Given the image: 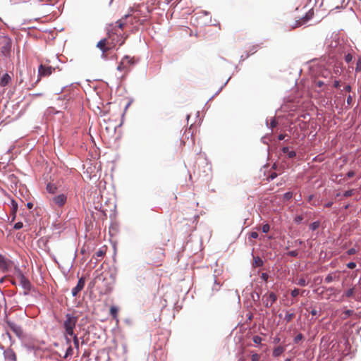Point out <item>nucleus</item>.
Wrapping results in <instances>:
<instances>
[{"label":"nucleus","mask_w":361,"mask_h":361,"mask_svg":"<svg viewBox=\"0 0 361 361\" xmlns=\"http://www.w3.org/2000/svg\"><path fill=\"white\" fill-rule=\"evenodd\" d=\"M354 294V288H349L344 294V295L347 298H350Z\"/></svg>","instance_id":"obj_29"},{"label":"nucleus","mask_w":361,"mask_h":361,"mask_svg":"<svg viewBox=\"0 0 361 361\" xmlns=\"http://www.w3.org/2000/svg\"><path fill=\"white\" fill-rule=\"evenodd\" d=\"M23 226V224L22 222H17L15 224L13 228L16 230L22 228Z\"/></svg>","instance_id":"obj_37"},{"label":"nucleus","mask_w":361,"mask_h":361,"mask_svg":"<svg viewBox=\"0 0 361 361\" xmlns=\"http://www.w3.org/2000/svg\"><path fill=\"white\" fill-rule=\"evenodd\" d=\"M313 16V13L309 11L302 18L295 23L294 27H298L307 23Z\"/></svg>","instance_id":"obj_8"},{"label":"nucleus","mask_w":361,"mask_h":361,"mask_svg":"<svg viewBox=\"0 0 361 361\" xmlns=\"http://www.w3.org/2000/svg\"><path fill=\"white\" fill-rule=\"evenodd\" d=\"M326 290L327 292H329L330 293L329 294L328 297L326 298V299H330L331 298V296L332 295H334L335 293H336V289L334 288V287H329V288H327L326 289Z\"/></svg>","instance_id":"obj_26"},{"label":"nucleus","mask_w":361,"mask_h":361,"mask_svg":"<svg viewBox=\"0 0 361 361\" xmlns=\"http://www.w3.org/2000/svg\"><path fill=\"white\" fill-rule=\"evenodd\" d=\"M11 204H12V207H13V209L14 211H16L17 208H18V204L17 202L15 201V200H12L11 201Z\"/></svg>","instance_id":"obj_48"},{"label":"nucleus","mask_w":361,"mask_h":361,"mask_svg":"<svg viewBox=\"0 0 361 361\" xmlns=\"http://www.w3.org/2000/svg\"><path fill=\"white\" fill-rule=\"evenodd\" d=\"M345 60L347 63H350L353 60V56L350 54H348L345 56Z\"/></svg>","instance_id":"obj_39"},{"label":"nucleus","mask_w":361,"mask_h":361,"mask_svg":"<svg viewBox=\"0 0 361 361\" xmlns=\"http://www.w3.org/2000/svg\"><path fill=\"white\" fill-rule=\"evenodd\" d=\"M252 341L255 343L259 344V343H261V342L262 341V338L259 336H255L252 338Z\"/></svg>","instance_id":"obj_30"},{"label":"nucleus","mask_w":361,"mask_h":361,"mask_svg":"<svg viewBox=\"0 0 361 361\" xmlns=\"http://www.w3.org/2000/svg\"><path fill=\"white\" fill-rule=\"evenodd\" d=\"M4 354V357L6 360H8L9 361H16V355L12 350H5Z\"/></svg>","instance_id":"obj_13"},{"label":"nucleus","mask_w":361,"mask_h":361,"mask_svg":"<svg viewBox=\"0 0 361 361\" xmlns=\"http://www.w3.org/2000/svg\"><path fill=\"white\" fill-rule=\"evenodd\" d=\"M311 314L313 316H319L320 315V312L317 311V310L315 309H313L312 311H311Z\"/></svg>","instance_id":"obj_49"},{"label":"nucleus","mask_w":361,"mask_h":361,"mask_svg":"<svg viewBox=\"0 0 361 361\" xmlns=\"http://www.w3.org/2000/svg\"><path fill=\"white\" fill-rule=\"evenodd\" d=\"M46 189L49 193L54 194L56 192L57 187L54 184L49 183L47 185Z\"/></svg>","instance_id":"obj_17"},{"label":"nucleus","mask_w":361,"mask_h":361,"mask_svg":"<svg viewBox=\"0 0 361 361\" xmlns=\"http://www.w3.org/2000/svg\"><path fill=\"white\" fill-rule=\"evenodd\" d=\"M118 311V310L116 306H111L110 308V314L114 318L117 317Z\"/></svg>","instance_id":"obj_22"},{"label":"nucleus","mask_w":361,"mask_h":361,"mask_svg":"<svg viewBox=\"0 0 361 361\" xmlns=\"http://www.w3.org/2000/svg\"><path fill=\"white\" fill-rule=\"evenodd\" d=\"M284 350H285L284 347L281 346V345L277 346L274 349L272 355L274 357H277L280 356L284 352Z\"/></svg>","instance_id":"obj_14"},{"label":"nucleus","mask_w":361,"mask_h":361,"mask_svg":"<svg viewBox=\"0 0 361 361\" xmlns=\"http://www.w3.org/2000/svg\"><path fill=\"white\" fill-rule=\"evenodd\" d=\"M355 175V172L353 171H350L347 173V177L348 178H352Z\"/></svg>","instance_id":"obj_52"},{"label":"nucleus","mask_w":361,"mask_h":361,"mask_svg":"<svg viewBox=\"0 0 361 361\" xmlns=\"http://www.w3.org/2000/svg\"><path fill=\"white\" fill-rule=\"evenodd\" d=\"M268 278H269V275L267 274V273H262V275H261V279L267 282V280H268Z\"/></svg>","instance_id":"obj_44"},{"label":"nucleus","mask_w":361,"mask_h":361,"mask_svg":"<svg viewBox=\"0 0 361 361\" xmlns=\"http://www.w3.org/2000/svg\"><path fill=\"white\" fill-rule=\"evenodd\" d=\"M288 255L290 257H297L298 255V252L297 250H291L288 252Z\"/></svg>","instance_id":"obj_38"},{"label":"nucleus","mask_w":361,"mask_h":361,"mask_svg":"<svg viewBox=\"0 0 361 361\" xmlns=\"http://www.w3.org/2000/svg\"><path fill=\"white\" fill-rule=\"evenodd\" d=\"M117 70L119 71H128V67H127L126 64L125 63V61H123V59H121V62L119 63L118 66H117Z\"/></svg>","instance_id":"obj_19"},{"label":"nucleus","mask_w":361,"mask_h":361,"mask_svg":"<svg viewBox=\"0 0 361 361\" xmlns=\"http://www.w3.org/2000/svg\"><path fill=\"white\" fill-rule=\"evenodd\" d=\"M297 284L300 286H306L307 285V283L305 279L301 278V279H298Z\"/></svg>","instance_id":"obj_31"},{"label":"nucleus","mask_w":361,"mask_h":361,"mask_svg":"<svg viewBox=\"0 0 361 361\" xmlns=\"http://www.w3.org/2000/svg\"><path fill=\"white\" fill-rule=\"evenodd\" d=\"M324 85V82L322 80H318L316 82V85L321 87Z\"/></svg>","instance_id":"obj_54"},{"label":"nucleus","mask_w":361,"mask_h":361,"mask_svg":"<svg viewBox=\"0 0 361 361\" xmlns=\"http://www.w3.org/2000/svg\"><path fill=\"white\" fill-rule=\"evenodd\" d=\"M67 202V195L65 194H59L54 196L52 198V202L54 205L61 207H63Z\"/></svg>","instance_id":"obj_6"},{"label":"nucleus","mask_w":361,"mask_h":361,"mask_svg":"<svg viewBox=\"0 0 361 361\" xmlns=\"http://www.w3.org/2000/svg\"><path fill=\"white\" fill-rule=\"evenodd\" d=\"M279 341H280V338L279 337L275 338L274 340V343H277Z\"/></svg>","instance_id":"obj_62"},{"label":"nucleus","mask_w":361,"mask_h":361,"mask_svg":"<svg viewBox=\"0 0 361 361\" xmlns=\"http://www.w3.org/2000/svg\"><path fill=\"white\" fill-rule=\"evenodd\" d=\"M277 176V174L276 173H272L269 176V180H274V178H276Z\"/></svg>","instance_id":"obj_55"},{"label":"nucleus","mask_w":361,"mask_h":361,"mask_svg":"<svg viewBox=\"0 0 361 361\" xmlns=\"http://www.w3.org/2000/svg\"><path fill=\"white\" fill-rule=\"evenodd\" d=\"M336 277H337V276H336V274L335 273H334H334H330V274H329L326 276V278H325L324 281H325V282H326V283H331V281H333L334 279H336Z\"/></svg>","instance_id":"obj_18"},{"label":"nucleus","mask_w":361,"mask_h":361,"mask_svg":"<svg viewBox=\"0 0 361 361\" xmlns=\"http://www.w3.org/2000/svg\"><path fill=\"white\" fill-rule=\"evenodd\" d=\"M73 338V343L75 348H79V341L77 337V335L73 333V335L71 336Z\"/></svg>","instance_id":"obj_28"},{"label":"nucleus","mask_w":361,"mask_h":361,"mask_svg":"<svg viewBox=\"0 0 361 361\" xmlns=\"http://www.w3.org/2000/svg\"><path fill=\"white\" fill-rule=\"evenodd\" d=\"M353 194V190H346V191L344 192L343 195H344L345 197H350V196H351Z\"/></svg>","instance_id":"obj_43"},{"label":"nucleus","mask_w":361,"mask_h":361,"mask_svg":"<svg viewBox=\"0 0 361 361\" xmlns=\"http://www.w3.org/2000/svg\"><path fill=\"white\" fill-rule=\"evenodd\" d=\"M122 59H123V61H125V63L126 64L127 67L128 66H131V65L134 64L133 59L130 57L129 56H127V55L124 56Z\"/></svg>","instance_id":"obj_20"},{"label":"nucleus","mask_w":361,"mask_h":361,"mask_svg":"<svg viewBox=\"0 0 361 361\" xmlns=\"http://www.w3.org/2000/svg\"><path fill=\"white\" fill-rule=\"evenodd\" d=\"M344 90L347 91V92H350L351 91V86L348 85H346L345 87H344Z\"/></svg>","instance_id":"obj_57"},{"label":"nucleus","mask_w":361,"mask_h":361,"mask_svg":"<svg viewBox=\"0 0 361 361\" xmlns=\"http://www.w3.org/2000/svg\"><path fill=\"white\" fill-rule=\"evenodd\" d=\"M299 292H300L299 289L295 288L294 290H293L291 291L290 295L292 297H296L298 295Z\"/></svg>","instance_id":"obj_41"},{"label":"nucleus","mask_w":361,"mask_h":361,"mask_svg":"<svg viewBox=\"0 0 361 361\" xmlns=\"http://www.w3.org/2000/svg\"><path fill=\"white\" fill-rule=\"evenodd\" d=\"M340 86V82L338 80H335L334 82V87L336 88L339 87Z\"/></svg>","instance_id":"obj_56"},{"label":"nucleus","mask_w":361,"mask_h":361,"mask_svg":"<svg viewBox=\"0 0 361 361\" xmlns=\"http://www.w3.org/2000/svg\"><path fill=\"white\" fill-rule=\"evenodd\" d=\"M54 68L51 66L40 65L38 69V73L40 76H47L52 73Z\"/></svg>","instance_id":"obj_10"},{"label":"nucleus","mask_w":361,"mask_h":361,"mask_svg":"<svg viewBox=\"0 0 361 361\" xmlns=\"http://www.w3.org/2000/svg\"><path fill=\"white\" fill-rule=\"evenodd\" d=\"M258 236H259L258 233L256 232V231H252L250 234V237L252 238H254V239L257 238Z\"/></svg>","instance_id":"obj_42"},{"label":"nucleus","mask_w":361,"mask_h":361,"mask_svg":"<svg viewBox=\"0 0 361 361\" xmlns=\"http://www.w3.org/2000/svg\"><path fill=\"white\" fill-rule=\"evenodd\" d=\"M270 230V226L268 224H265L262 227V231L264 233H267Z\"/></svg>","instance_id":"obj_33"},{"label":"nucleus","mask_w":361,"mask_h":361,"mask_svg":"<svg viewBox=\"0 0 361 361\" xmlns=\"http://www.w3.org/2000/svg\"><path fill=\"white\" fill-rule=\"evenodd\" d=\"M332 204H333V202H329L326 203L324 206H325L326 207H331V206H332Z\"/></svg>","instance_id":"obj_60"},{"label":"nucleus","mask_w":361,"mask_h":361,"mask_svg":"<svg viewBox=\"0 0 361 361\" xmlns=\"http://www.w3.org/2000/svg\"><path fill=\"white\" fill-rule=\"evenodd\" d=\"M263 265V261L259 257H254V266L256 267H262Z\"/></svg>","instance_id":"obj_21"},{"label":"nucleus","mask_w":361,"mask_h":361,"mask_svg":"<svg viewBox=\"0 0 361 361\" xmlns=\"http://www.w3.org/2000/svg\"><path fill=\"white\" fill-rule=\"evenodd\" d=\"M355 71H361V59H359L357 61Z\"/></svg>","instance_id":"obj_45"},{"label":"nucleus","mask_w":361,"mask_h":361,"mask_svg":"<svg viewBox=\"0 0 361 361\" xmlns=\"http://www.w3.org/2000/svg\"><path fill=\"white\" fill-rule=\"evenodd\" d=\"M260 359V355L255 353L251 355V360L252 361H259Z\"/></svg>","instance_id":"obj_32"},{"label":"nucleus","mask_w":361,"mask_h":361,"mask_svg":"<svg viewBox=\"0 0 361 361\" xmlns=\"http://www.w3.org/2000/svg\"><path fill=\"white\" fill-rule=\"evenodd\" d=\"M282 152L285 154H287V156L289 159L294 158L296 156V153L293 150H289L288 147H283L282 148Z\"/></svg>","instance_id":"obj_15"},{"label":"nucleus","mask_w":361,"mask_h":361,"mask_svg":"<svg viewBox=\"0 0 361 361\" xmlns=\"http://www.w3.org/2000/svg\"><path fill=\"white\" fill-rule=\"evenodd\" d=\"M11 81V77L8 74L5 73L2 75L0 79V86L5 87Z\"/></svg>","instance_id":"obj_12"},{"label":"nucleus","mask_w":361,"mask_h":361,"mask_svg":"<svg viewBox=\"0 0 361 361\" xmlns=\"http://www.w3.org/2000/svg\"><path fill=\"white\" fill-rule=\"evenodd\" d=\"M353 310H347L343 312V316L342 317L343 319H348L349 317H350L353 314Z\"/></svg>","instance_id":"obj_24"},{"label":"nucleus","mask_w":361,"mask_h":361,"mask_svg":"<svg viewBox=\"0 0 361 361\" xmlns=\"http://www.w3.org/2000/svg\"><path fill=\"white\" fill-rule=\"evenodd\" d=\"M84 286H85V280L83 278H80L78 280L77 285L71 290L72 295L73 297H75L78 295V293L80 290H82Z\"/></svg>","instance_id":"obj_9"},{"label":"nucleus","mask_w":361,"mask_h":361,"mask_svg":"<svg viewBox=\"0 0 361 361\" xmlns=\"http://www.w3.org/2000/svg\"><path fill=\"white\" fill-rule=\"evenodd\" d=\"M293 197V193L291 192H287L283 195V199L285 200H289Z\"/></svg>","instance_id":"obj_34"},{"label":"nucleus","mask_w":361,"mask_h":361,"mask_svg":"<svg viewBox=\"0 0 361 361\" xmlns=\"http://www.w3.org/2000/svg\"><path fill=\"white\" fill-rule=\"evenodd\" d=\"M355 252H356V250L355 248H350L347 252V253L350 255H354Z\"/></svg>","instance_id":"obj_50"},{"label":"nucleus","mask_w":361,"mask_h":361,"mask_svg":"<svg viewBox=\"0 0 361 361\" xmlns=\"http://www.w3.org/2000/svg\"><path fill=\"white\" fill-rule=\"evenodd\" d=\"M12 39L6 35L0 36V50L3 56H8L11 50Z\"/></svg>","instance_id":"obj_3"},{"label":"nucleus","mask_w":361,"mask_h":361,"mask_svg":"<svg viewBox=\"0 0 361 361\" xmlns=\"http://www.w3.org/2000/svg\"><path fill=\"white\" fill-rule=\"evenodd\" d=\"M277 126V122L275 120V118H273L270 122V128L272 130L274 128H275Z\"/></svg>","instance_id":"obj_40"},{"label":"nucleus","mask_w":361,"mask_h":361,"mask_svg":"<svg viewBox=\"0 0 361 361\" xmlns=\"http://www.w3.org/2000/svg\"><path fill=\"white\" fill-rule=\"evenodd\" d=\"M9 268V263L8 260L1 255H0V269L3 271H6Z\"/></svg>","instance_id":"obj_11"},{"label":"nucleus","mask_w":361,"mask_h":361,"mask_svg":"<svg viewBox=\"0 0 361 361\" xmlns=\"http://www.w3.org/2000/svg\"><path fill=\"white\" fill-rule=\"evenodd\" d=\"M129 17L130 14H126L121 19L108 25L106 27L107 34L109 38H112L113 41H116L114 46L116 44L121 46L124 43L125 39L123 38L122 33L118 32V30L121 29L122 30L123 29L125 25L124 20Z\"/></svg>","instance_id":"obj_1"},{"label":"nucleus","mask_w":361,"mask_h":361,"mask_svg":"<svg viewBox=\"0 0 361 361\" xmlns=\"http://www.w3.org/2000/svg\"><path fill=\"white\" fill-rule=\"evenodd\" d=\"M72 353H73V348L71 346H69L68 348V349L66 350L64 357H68V356L71 355Z\"/></svg>","instance_id":"obj_36"},{"label":"nucleus","mask_w":361,"mask_h":361,"mask_svg":"<svg viewBox=\"0 0 361 361\" xmlns=\"http://www.w3.org/2000/svg\"><path fill=\"white\" fill-rule=\"evenodd\" d=\"M106 42V39L104 38L101 39L97 44V47L99 48V49L103 52L105 53L107 51V49L105 47Z\"/></svg>","instance_id":"obj_16"},{"label":"nucleus","mask_w":361,"mask_h":361,"mask_svg":"<svg viewBox=\"0 0 361 361\" xmlns=\"http://www.w3.org/2000/svg\"><path fill=\"white\" fill-rule=\"evenodd\" d=\"M104 251H103L102 250H99L98 251L96 252V255L98 257H102L104 255Z\"/></svg>","instance_id":"obj_46"},{"label":"nucleus","mask_w":361,"mask_h":361,"mask_svg":"<svg viewBox=\"0 0 361 361\" xmlns=\"http://www.w3.org/2000/svg\"><path fill=\"white\" fill-rule=\"evenodd\" d=\"M352 101H353V97L350 95H349L347 97V100H346L348 105H350L352 103Z\"/></svg>","instance_id":"obj_53"},{"label":"nucleus","mask_w":361,"mask_h":361,"mask_svg":"<svg viewBox=\"0 0 361 361\" xmlns=\"http://www.w3.org/2000/svg\"><path fill=\"white\" fill-rule=\"evenodd\" d=\"M319 225H320V222L319 221H314L313 223H312L310 225V229L311 231H315V230H317L319 227Z\"/></svg>","instance_id":"obj_23"},{"label":"nucleus","mask_w":361,"mask_h":361,"mask_svg":"<svg viewBox=\"0 0 361 361\" xmlns=\"http://www.w3.org/2000/svg\"><path fill=\"white\" fill-rule=\"evenodd\" d=\"M304 336L302 334H298L297 336H295L293 339V342L295 343H298L300 341L303 339Z\"/></svg>","instance_id":"obj_27"},{"label":"nucleus","mask_w":361,"mask_h":361,"mask_svg":"<svg viewBox=\"0 0 361 361\" xmlns=\"http://www.w3.org/2000/svg\"><path fill=\"white\" fill-rule=\"evenodd\" d=\"M27 207L29 209H32L33 207V204L32 202H27L26 204Z\"/></svg>","instance_id":"obj_59"},{"label":"nucleus","mask_w":361,"mask_h":361,"mask_svg":"<svg viewBox=\"0 0 361 361\" xmlns=\"http://www.w3.org/2000/svg\"><path fill=\"white\" fill-rule=\"evenodd\" d=\"M313 197H314V195H310V196L308 197V201H309V202H311Z\"/></svg>","instance_id":"obj_63"},{"label":"nucleus","mask_w":361,"mask_h":361,"mask_svg":"<svg viewBox=\"0 0 361 361\" xmlns=\"http://www.w3.org/2000/svg\"><path fill=\"white\" fill-rule=\"evenodd\" d=\"M293 317H294V313L287 312L284 317V319L288 323V322H290L293 319Z\"/></svg>","instance_id":"obj_25"},{"label":"nucleus","mask_w":361,"mask_h":361,"mask_svg":"<svg viewBox=\"0 0 361 361\" xmlns=\"http://www.w3.org/2000/svg\"><path fill=\"white\" fill-rule=\"evenodd\" d=\"M3 336L5 338H7L10 341L11 343H12L11 342V334L8 332H6L5 334L3 335Z\"/></svg>","instance_id":"obj_51"},{"label":"nucleus","mask_w":361,"mask_h":361,"mask_svg":"<svg viewBox=\"0 0 361 361\" xmlns=\"http://www.w3.org/2000/svg\"><path fill=\"white\" fill-rule=\"evenodd\" d=\"M276 295L272 292L269 295H264L263 297L264 304L266 307H270L276 302Z\"/></svg>","instance_id":"obj_7"},{"label":"nucleus","mask_w":361,"mask_h":361,"mask_svg":"<svg viewBox=\"0 0 361 361\" xmlns=\"http://www.w3.org/2000/svg\"><path fill=\"white\" fill-rule=\"evenodd\" d=\"M303 220V216L302 215H298L295 217L294 221L296 224H300Z\"/></svg>","instance_id":"obj_35"},{"label":"nucleus","mask_w":361,"mask_h":361,"mask_svg":"<svg viewBox=\"0 0 361 361\" xmlns=\"http://www.w3.org/2000/svg\"><path fill=\"white\" fill-rule=\"evenodd\" d=\"M285 361H291V360L290 358H286Z\"/></svg>","instance_id":"obj_64"},{"label":"nucleus","mask_w":361,"mask_h":361,"mask_svg":"<svg viewBox=\"0 0 361 361\" xmlns=\"http://www.w3.org/2000/svg\"><path fill=\"white\" fill-rule=\"evenodd\" d=\"M356 267V264L353 262H350L347 264V267L349 269H354Z\"/></svg>","instance_id":"obj_47"},{"label":"nucleus","mask_w":361,"mask_h":361,"mask_svg":"<svg viewBox=\"0 0 361 361\" xmlns=\"http://www.w3.org/2000/svg\"><path fill=\"white\" fill-rule=\"evenodd\" d=\"M17 277L19 279V283L21 287L25 290H30L31 288V284L29 280L24 276L21 271L18 270L17 271Z\"/></svg>","instance_id":"obj_4"},{"label":"nucleus","mask_w":361,"mask_h":361,"mask_svg":"<svg viewBox=\"0 0 361 361\" xmlns=\"http://www.w3.org/2000/svg\"><path fill=\"white\" fill-rule=\"evenodd\" d=\"M286 137V135L284 134H280L279 136H278V139L279 140H283Z\"/></svg>","instance_id":"obj_58"},{"label":"nucleus","mask_w":361,"mask_h":361,"mask_svg":"<svg viewBox=\"0 0 361 361\" xmlns=\"http://www.w3.org/2000/svg\"><path fill=\"white\" fill-rule=\"evenodd\" d=\"M78 322L77 317L73 316L71 314H66V319L63 322V328L65 329L66 334L68 336L73 335V330L75 327L76 323Z\"/></svg>","instance_id":"obj_2"},{"label":"nucleus","mask_w":361,"mask_h":361,"mask_svg":"<svg viewBox=\"0 0 361 361\" xmlns=\"http://www.w3.org/2000/svg\"><path fill=\"white\" fill-rule=\"evenodd\" d=\"M200 13L203 14L204 16H209V13L208 11H201Z\"/></svg>","instance_id":"obj_61"},{"label":"nucleus","mask_w":361,"mask_h":361,"mask_svg":"<svg viewBox=\"0 0 361 361\" xmlns=\"http://www.w3.org/2000/svg\"><path fill=\"white\" fill-rule=\"evenodd\" d=\"M6 324L19 338L23 336V331L22 327L20 325L11 321H6Z\"/></svg>","instance_id":"obj_5"}]
</instances>
